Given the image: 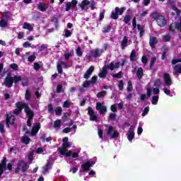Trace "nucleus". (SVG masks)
<instances>
[{"label":"nucleus","mask_w":181,"mask_h":181,"mask_svg":"<svg viewBox=\"0 0 181 181\" xmlns=\"http://www.w3.org/2000/svg\"><path fill=\"white\" fill-rule=\"evenodd\" d=\"M2 18L4 21H8L12 18V13L11 11H6L2 14Z\"/></svg>","instance_id":"nucleus-20"},{"label":"nucleus","mask_w":181,"mask_h":181,"mask_svg":"<svg viewBox=\"0 0 181 181\" xmlns=\"http://www.w3.org/2000/svg\"><path fill=\"white\" fill-rule=\"evenodd\" d=\"M137 29L139 32V36L142 37L144 35H145V29L142 26H141L139 24L137 25Z\"/></svg>","instance_id":"nucleus-29"},{"label":"nucleus","mask_w":181,"mask_h":181,"mask_svg":"<svg viewBox=\"0 0 181 181\" xmlns=\"http://www.w3.org/2000/svg\"><path fill=\"white\" fill-rule=\"evenodd\" d=\"M28 160L32 162L33 160V151H30L28 154Z\"/></svg>","instance_id":"nucleus-64"},{"label":"nucleus","mask_w":181,"mask_h":181,"mask_svg":"<svg viewBox=\"0 0 181 181\" xmlns=\"http://www.w3.org/2000/svg\"><path fill=\"white\" fill-rule=\"evenodd\" d=\"M175 28L177 29V30H180L181 32V23H175Z\"/></svg>","instance_id":"nucleus-61"},{"label":"nucleus","mask_w":181,"mask_h":181,"mask_svg":"<svg viewBox=\"0 0 181 181\" xmlns=\"http://www.w3.org/2000/svg\"><path fill=\"white\" fill-rule=\"evenodd\" d=\"M64 69H68L69 66L67 65V63L65 62L61 61L59 62V64L57 65V70L59 73V74H63V66Z\"/></svg>","instance_id":"nucleus-8"},{"label":"nucleus","mask_w":181,"mask_h":181,"mask_svg":"<svg viewBox=\"0 0 181 181\" xmlns=\"http://www.w3.org/2000/svg\"><path fill=\"white\" fill-rule=\"evenodd\" d=\"M90 84H91V82H90V81H85L83 83L82 87H83V88H87V87H90Z\"/></svg>","instance_id":"nucleus-53"},{"label":"nucleus","mask_w":181,"mask_h":181,"mask_svg":"<svg viewBox=\"0 0 181 181\" xmlns=\"http://www.w3.org/2000/svg\"><path fill=\"white\" fill-rule=\"evenodd\" d=\"M47 49V45L46 44H42L40 47H39V52H44V50H46Z\"/></svg>","instance_id":"nucleus-55"},{"label":"nucleus","mask_w":181,"mask_h":181,"mask_svg":"<svg viewBox=\"0 0 181 181\" xmlns=\"http://www.w3.org/2000/svg\"><path fill=\"white\" fill-rule=\"evenodd\" d=\"M21 170L23 173L28 172V163L25 162L23 160H18L17 163V167L15 170L16 175H18V172H21Z\"/></svg>","instance_id":"nucleus-2"},{"label":"nucleus","mask_w":181,"mask_h":181,"mask_svg":"<svg viewBox=\"0 0 181 181\" xmlns=\"http://www.w3.org/2000/svg\"><path fill=\"white\" fill-rule=\"evenodd\" d=\"M112 77H113V78H122V71H119L117 74H113L112 75Z\"/></svg>","instance_id":"nucleus-41"},{"label":"nucleus","mask_w":181,"mask_h":181,"mask_svg":"<svg viewBox=\"0 0 181 181\" xmlns=\"http://www.w3.org/2000/svg\"><path fill=\"white\" fill-rule=\"evenodd\" d=\"M90 121H97V119H98V117L95 115V113H93V115H90Z\"/></svg>","instance_id":"nucleus-60"},{"label":"nucleus","mask_w":181,"mask_h":181,"mask_svg":"<svg viewBox=\"0 0 181 181\" xmlns=\"http://www.w3.org/2000/svg\"><path fill=\"white\" fill-rule=\"evenodd\" d=\"M107 67V70H111V71H114L115 69V65L114 64V62H110L108 65H105Z\"/></svg>","instance_id":"nucleus-34"},{"label":"nucleus","mask_w":181,"mask_h":181,"mask_svg":"<svg viewBox=\"0 0 181 181\" xmlns=\"http://www.w3.org/2000/svg\"><path fill=\"white\" fill-rule=\"evenodd\" d=\"M62 112H63V110L62 109V107L58 106L55 108V115H62Z\"/></svg>","instance_id":"nucleus-37"},{"label":"nucleus","mask_w":181,"mask_h":181,"mask_svg":"<svg viewBox=\"0 0 181 181\" xmlns=\"http://www.w3.org/2000/svg\"><path fill=\"white\" fill-rule=\"evenodd\" d=\"M0 27L7 28L8 27V21H6V20H4V19L0 20Z\"/></svg>","instance_id":"nucleus-39"},{"label":"nucleus","mask_w":181,"mask_h":181,"mask_svg":"<svg viewBox=\"0 0 181 181\" xmlns=\"http://www.w3.org/2000/svg\"><path fill=\"white\" fill-rule=\"evenodd\" d=\"M74 51L73 49H71L70 53H65L64 54V57L65 60H69L70 57H71V56H74Z\"/></svg>","instance_id":"nucleus-30"},{"label":"nucleus","mask_w":181,"mask_h":181,"mask_svg":"<svg viewBox=\"0 0 181 181\" xmlns=\"http://www.w3.org/2000/svg\"><path fill=\"white\" fill-rule=\"evenodd\" d=\"M149 45L151 49H154L155 45H158V38L156 37H150Z\"/></svg>","instance_id":"nucleus-19"},{"label":"nucleus","mask_w":181,"mask_h":181,"mask_svg":"<svg viewBox=\"0 0 181 181\" xmlns=\"http://www.w3.org/2000/svg\"><path fill=\"white\" fill-rule=\"evenodd\" d=\"M35 59H36V55H30L28 58V62H30V63H32V62H35Z\"/></svg>","instance_id":"nucleus-59"},{"label":"nucleus","mask_w":181,"mask_h":181,"mask_svg":"<svg viewBox=\"0 0 181 181\" xmlns=\"http://www.w3.org/2000/svg\"><path fill=\"white\" fill-rule=\"evenodd\" d=\"M142 76H144V69L142 67H139L136 71V76L139 80H141V78H142Z\"/></svg>","instance_id":"nucleus-26"},{"label":"nucleus","mask_w":181,"mask_h":181,"mask_svg":"<svg viewBox=\"0 0 181 181\" xmlns=\"http://www.w3.org/2000/svg\"><path fill=\"white\" fill-rule=\"evenodd\" d=\"M62 90H63V85L59 84L57 86L56 93H57L58 94H60V93H62Z\"/></svg>","instance_id":"nucleus-51"},{"label":"nucleus","mask_w":181,"mask_h":181,"mask_svg":"<svg viewBox=\"0 0 181 181\" xmlns=\"http://www.w3.org/2000/svg\"><path fill=\"white\" fill-rule=\"evenodd\" d=\"M162 86V82H160V79L157 78L154 81V87H160Z\"/></svg>","instance_id":"nucleus-47"},{"label":"nucleus","mask_w":181,"mask_h":181,"mask_svg":"<svg viewBox=\"0 0 181 181\" xmlns=\"http://www.w3.org/2000/svg\"><path fill=\"white\" fill-rule=\"evenodd\" d=\"M88 5H90V1L88 0H83L81 4H79L81 11H84V9H86V6H88Z\"/></svg>","instance_id":"nucleus-22"},{"label":"nucleus","mask_w":181,"mask_h":181,"mask_svg":"<svg viewBox=\"0 0 181 181\" xmlns=\"http://www.w3.org/2000/svg\"><path fill=\"white\" fill-rule=\"evenodd\" d=\"M119 136V132L118 131H114L113 133L110 136L112 139H117Z\"/></svg>","instance_id":"nucleus-35"},{"label":"nucleus","mask_w":181,"mask_h":181,"mask_svg":"<svg viewBox=\"0 0 181 181\" xmlns=\"http://www.w3.org/2000/svg\"><path fill=\"white\" fill-rule=\"evenodd\" d=\"M124 11H125V8L122 7L119 8V7H115V12L117 13V15H122L124 13Z\"/></svg>","instance_id":"nucleus-31"},{"label":"nucleus","mask_w":181,"mask_h":181,"mask_svg":"<svg viewBox=\"0 0 181 181\" xmlns=\"http://www.w3.org/2000/svg\"><path fill=\"white\" fill-rule=\"evenodd\" d=\"M170 39H171V37H170V35H164V36H163V40H164V42H170Z\"/></svg>","instance_id":"nucleus-63"},{"label":"nucleus","mask_w":181,"mask_h":181,"mask_svg":"<svg viewBox=\"0 0 181 181\" xmlns=\"http://www.w3.org/2000/svg\"><path fill=\"white\" fill-rule=\"evenodd\" d=\"M107 95V91L105 90H102L100 92H99L97 95H96V97L98 98H101V97H104V95Z\"/></svg>","instance_id":"nucleus-45"},{"label":"nucleus","mask_w":181,"mask_h":181,"mask_svg":"<svg viewBox=\"0 0 181 181\" xmlns=\"http://www.w3.org/2000/svg\"><path fill=\"white\" fill-rule=\"evenodd\" d=\"M77 4H78V1L77 0H72L71 2L69 1L66 4V8H65V11L66 12H69V11H70V9H75V11H77L76 6H77Z\"/></svg>","instance_id":"nucleus-4"},{"label":"nucleus","mask_w":181,"mask_h":181,"mask_svg":"<svg viewBox=\"0 0 181 181\" xmlns=\"http://www.w3.org/2000/svg\"><path fill=\"white\" fill-rule=\"evenodd\" d=\"M25 100H30L31 97H32V93H30V91L29 90H25Z\"/></svg>","instance_id":"nucleus-44"},{"label":"nucleus","mask_w":181,"mask_h":181,"mask_svg":"<svg viewBox=\"0 0 181 181\" xmlns=\"http://www.w3.org/2000/svg\"><path fill=\"white\" fill-rule=\"evenodd\" d=\"M113 132H114V127L109 126V127L107 128V136H111Z\"/></svg>","instance_id":"nucleus-38"},{"label":"nucleus","mask_w":181,"mask_h":181,"mask_svg":"<svg viewBox=\"0 0 181 181\" xmlns=\"http://www.w3.org/2000/svg\"><path fill=\"white\" fill-rule=\"evenodd\" d=\"M24 112L26 114L28 119H33L35 117V112H33V110H32V109H30L28 105L25 107V109H24Z\"/></svg>","instance_id":"nucleus-9"},{"label":"nucleus","mask_w":181,"mask_h":181,"mask_svg":"<svg viewBox=\"0 0 181 181\" xmlns=\"http://www.w3.org/2000/svg\"><path fill=\"white\" fill-rule=\"evenodd\" d=\"M23 29H27V30H30V32H33V27L29 23H24L23 25Z\"/></svg>","instance_id":"nucleus-27"},{"label":"nucleus","mask_w":181,"mask_h":181,"mask_svg":"<svg viewBox=\"0 0 181 181\" xmlns=\"http://www.w3.org/2000/svg\"><path fill=\"white\" fill-rule=\"evenodd\" d=\"M6 169V157H4L0 163V179L4 175V170Z\"/></svg>","instance_id":"nucleus-10"},{"label":"nucleus","mask_w":181,"mask_h":181,"mask_svg":"<svg viewBox=\"0 0 181 181\" xmlns=\"http://www.w3.org/2000/svg\"><path fill=\"white\" fill-rule=\"evenodd\" d=\"M16 120V117H15L13 115H7L6 117V124L7 128H9V125H13Z\"/></svg>","instance_id":"nucleus-6"},{"label":"nucleus","mask_w":181,"mask_h":181,"mask_svg":"<svg viewBox=\"0 0 181 181\" xmlns=\"http://www.w3.org/2000/svg\"><path fill=\"white\" fill-rule=\"evenodd\" d=\"M47 108L49 114H53V112H54V106H53L52 104H49Z\"/></svg>","instance_id":"nucleus-42"},{"label":"nucleus","mask_w":181,"mask_h":181,"mask_svg":"<svg viewBox=\"0 0 181 181\" xmlns=\"http://www.w3.org/2000/svg\"><path fill=\"white\" fill-rule=\"evenodd\" d=\"M103 33H109V32H111V25H107L103 28Z\"/></svg>","instance_id":"nucleus-40"},{"label":"nucleus","mask_w":181,"mask_h":181,"mask_svg":"<svg viewBox=\"0 0 181 181\" xmlns=\"http://www.w3.org/2000/svg\"><path fill=\"white\" fill-rule=\"evenodd\" d=\"M47 8H48L47 4L43 2H40L38 4L37 8L41 12H46V11L47 10Z\"/></svg>","instance_id":"nucleus-18"},{"label":"nucleus","mask_w":181,"mask_h":181,"mask_svg":"<svg viewBox=\"0 0 181 181\" xmlns=\"http://www.w3.org/2000/svg\"><path fill=\"white\" fill-rule=\"evenodd\" d=\"M111 18L114 19L115 21H117V19H118V13L115 12H112L111 13Z\"/></svg>","instance_id":"nucleus-57"},{"label":"nucleus","mask_w":181,"mask_h":181,"mask_svg":"<svg viewBox=\"0 0 181 181\" xmlns=\"http://www.w3.org/2000/svg\"><path fill=\"white\" fill-rule=\"evenodd\" d=\"M40 129V124L39 122L35 123V124L33 127L31 129V132H30L31 136H36Z\"/></svg>","instance_id":"nucleus-11"},{"label":"nucleus","mask_w":181,"mask_h":181,"mask_svg":"<svg viewBox=\"0 0 181 181\" xmlns=\"http://www.w3.org/2000/svg\"><path fill=\"white\" fill-rule=\"evenodd\" d=\"M95 109L99 111L101 115H104L107 112V106L103 105L101 103H97L95 105Z\"/></svg>","instance_id":"nucleus-7"},{"label":"nucleus","mask_w":181,"mask_h":181,"mask_svg":"<svg viewBox=\"0 0 181 181\" xmlns=\"http://www.w3.org/2000/svg\"><path fill=\"white\" fill-rule=\"evenodd\" d=\"M163 80L165 83V86H168V87H170V86H172V78H170V75L169 74H164Z\"/></svg>","instance_id":"nucleus-12"},{"label":"nucleus","mask_w":181,"mask_h":181,"mask_svg":"<svg viewBox=\"0 0 181 181\" xmlns=\"http://www.w3.org/2000/svg\"><path fill=\"white\" fill-rule=\"evenodd\" d=\"M21 142L23 144H25V145H29L30 142V138H29L27 136H24L21 138Z\"/></svg>","instance_id":"nucleus-28"},{"label":"nucleus","mask_w":181,"mask_h":181,"mask_svg":"<svg viewBox=\"0 0 181 181\" xmlns=\"http://www.w3.org/2000/svg\"><path fill=\"white\" fill-rule=\"evenodd\" d=\"M10 67L14 70L15 71H16L18 69H19V66H18V64L13 63V64H11L10 65Z\"/></svg>","instance_id":"nucleus-56"},{"label":"nucleus","mask_w":181,"mask_h":181,"mask_svg":"<svg viewBox=\"0 0 181 181\" xmlns=\"http://www.w3.org/2000/svg\"><path fill=\"white\" fill-rule=\"evenodd\" d=\"M148 112H149V106H147L144 108L142 112V117H145V115H147Z\"/></svg>","instance_id":"nucleus-58"},{"label":"nucleus","mask_w":181,"mask_h":181,"mask_svg":"<svg viewBox=\"0 0 181 181\" xmlns=\"http://www.w3.org/2000/svg\"><path fill=\"white\" fill-rule=\"evenodd\" d=\"M132 26H133V30H134V29H136V26H138V25H136V18H134L132 20Z\"/></svg>","instance_id":"nucleus-62"},{"label":"nucleus","mask_w":181,"mask_h":181,"mask_svg":"<svg viewBox=\"0 0 181 181\" xmlns=\"http://www.w3.org/2000/svg\"><path fill=\"white\" fill-rule=\"evenodd\" d=\"M22 81V76H14L13 78V81L15 84H17V83H19V81Z\"/></svg>","instance_id":"nucleus-36"},{"label":"nucleus","mask_w":181,"mask_h":181,"mask_svg":"<svg viewBox=\"0 0 181 181\" xmlns=\"http://www.w3.org/2000/svg\"><path fill=\"white\" fill-rule=\"evenodd\" d=\"M107 74H108V71L107 69V66L104 65L102 68L101 72L99 74L98 76L100 78H105L107 77Z\"/></svg>","instance_id":"nucleus-14"},{"label":"nucleus","mask_w":181,"mask_h":181,"mask_svg":"<svg viewBox=\"0 0 181 181\" xmlns=\"http://www.w3.org/2000/svg\"><path fill=\"white\" fill-rule=\"evenodd\" d=\"M133 86H132V82L131 81H128V86H127V91L129 93H131V91H132L133 90Z\"/></svg>","instance_id":"nucleus-50"},{"label":"nucleus","mask_w":181,"mask_h":181,"mask_svg":"<svg viewBox=\"0 0 181 181\" xmlns=\"http://www.w3.org/2000/svg\"><path fill=\"white\" fill-rule=\"evenodd\" d=\"M93 71H94V66H91L83 75V78L88 80V78H90V76L93 74Z\"/></svg>","instance_id":"nucleus-16"},{"label":"nucleus","mask_w":181,"mask_h":181,"mask_svg":"<svg viewBox=\"0 0 181 181\" xmlns=\"http://www.w3.org/2000/svg\"><path fill=\"white\" fill-rule=\"evenodd\" d=\"M151 17L154 21H156L157 25L160 26V28H165L166 25H168V21H166V18H165V16L160 15L158 12H153L151 13Z\"/></svg>","instance_id":"nucleus-1"},{"label":"nucleus","mask_w":181,"mask_h":181,"mask_svg":"<svg viewBox=\"0 0 181 181\" xmlns=\"http://www.w3.org/2000/svg\"><path fill=\"white\" fill-rule=\"evenodd\" d=\"M124 22L126 25H128L129 22H131V16L129 15H127L124 18Z\"/></svg>","instance_id":"nucleus-46"},{"label":"nucleus","mask_w":181,"mask_h":181,"mask_svg":"<svg viewBox=\"0 0 181 181\" xmlns=\"http://www.w3.org/2000/svg\"><path fill=\"white\" fill-rule=\"evenodd\" d=\"M95 165V161L88 160L86 163H83L81 166V172H90V168Z\"/></svg>","instance_id":"nucleus-3"},{"label":"nucleus","mask_w":181,"mask_h":181,"mask_svg":"<svg viewBox=\"0 0 181 181\" xmlns=\"http://www.w3.org/2000/svg\"><path fill=\"white\" fill-rule=\"evenodd\" d=\"M90 57H93L94 59H97L98 57H101V54H100V51L98 50V48H96L90 51Z\"/></svg>","instance_id":"nucleus-15"},{"label":"nucleus","mask_w":181,"mask_h":181,"mask_svg":"<svg viewBox=\"0 0 181 181\" xmlns=\"http://www.w3.org/2000/svg\"><path fill=\"white\" fill-rule=\"evenodd\" d=\"M97 80H98V76H94L91 78V80L89 81L90 82V84H95V83H97Z\"/></svg>","instance_id":"nucleus-54"},{"label":"nucleus","mask_w":181,"mask_h":181,"mask_svg":"<svg viewBox=\"0 0 181 181\" xmlns=\"http://www.w3.org/2000/svg\"><path fill=\"white\" fill-rule=\"evenodd\" d=\"M155 63H156V57H153L150 62V70L153 69V66H155Z\"/></svg>","instance_id":"nucleus-43"},{"label":"nucleus","mask_w":181,"mask_h":181,"mask_svg":"<svg viewBox=\"0 0 181 181\" xmlns=\"http://www.w3.org/2000/svg\"><path fill=\"white\" fill-rule=\"evenodd\" d=\"M66 152H67V148H65L64 147H62L61 149H59L60 155H65L66 156V155H67V153Z\"/></svg>","instance_id":"nucleus-52"},{"label":"nucleus","mask_w":181,"mask_h":181,"mask_svg":"<svg viewBox=\"0 0 181 181\" xmlns=\"http://www.w3.org/2000/svg\"><path fill=\"white\" fill-rule=\"evenodd\" d=\"M66 158H70V157L74 158H78V153H76V152L73 153L71 151H68L66 154Z\"/></svg>","instance_id":"nucleus-25"},{"label":"nucleus","mask_w":181,"mask_h":181,"mask_svg":"<svg viewBox=\"0 0 181 181\" xmlns=\"http://www.w3.org/2000/svg\"><path fill=\"white\" fill-rule=\"evenodd\" d=\"M174 71L173 72L174 76H177V74H181V64H176L174 66Z\"/></svg>","instance_id":"nucleus-23"},{"label":"nucleus","mask_w":181,"mask_h":181,"mask_svg":"<svg viewBox=\"0 0 181 181\" xmlns=\"http://www.w3.org/2000/svg\"><path fill=\"white\" fill-rule=\"evenodd\" d=\"M69 118H70V115L69 113H64L62 119L64 122H66V121H69Z\"/></svg>","instance_id":"nucleus-49"},{"label":"nucleus","mask_w":181,"mask_h":181,"mask_svg":"<svg viewBox=\"0 0 181 181\" xmlns=\"http://www.w3.org/2000/svg\"><path fill=\"white\" fill-rule=\"evenodd\" d=\"M120 46H121V49L122 50H124L125 47H127V46H128V37L124 36L123 37V40H122V41L121 42Z\"/></svg>","instance_id":"nucleus-21"},{"label":"nucleus","mask_w":181,"mask_h":181,"mask_svg":"<svg viewBox=\"0 0 181 181\" xmlns=\"http://www.w3.org/2000/svg\"><path fill=\"white\" fill-rule=\"evenodd\" d=\"M159 101V95L153 96L151 103L153 105H156Z\"/></svg>","instance_id":"nucleus-32"},{"label":"nucleus","mask_w":181,"mask_h":181,"mask_svg":"<svg viewBox=\"0 0 181 181\" xmlns=\"http://www.w3.org/2000/svg\"><path fill=\"white\" fill-rule=\"evenodd\" d=\"M16 107L17 110H20V111H22L23 108L24 110L26 109V107H28V104L19 101L16 103Z\"/></svg>","instance_id":"nucleus-17"},{"label":"nucleus","mask_w":181,"mask_h":181,"mask_svg":"<svg viewBox=\"0 0 181 181\" xmlns=\"http://www.w3.org/2000/svg\"><path fill=\"white\" fill-rule=\"evenodd\" d=\"M135 138V132H134V127L131 126L129 129V134H127V139L129 142H132V139Z\"/></svg>","instance_id":"nucleus-13"},{"label":"nucleus","mask_w":181,"mask_h":181,"mask_svg":"<svg viewBox=\"0 0 181 181\" xmlns=\"http://www.w3.org/2000/svg\"><path fill=\"white\" fill-rule=\"evenodd\" d=\"M62 125V120L57 119L54 122V128H59Z\"/></svg>","instance_id":"nucleus-48"},{"label":"nucleus","mask_w":181,"mask_h":181,"mask_svg":"<svg viewBox=\"0 0 181 181\" xmlns=\"http://www.w3.org/2000/svg\"><path fill=\"white\" fill-rule=\"evenodd\" d=\"M50 169H52V165L50 164V162L48 161L47 163L43 167L42 173L44 175H45V173H47Z\"/></svg>","instance_id":"nucleus-24"},{"label":"nucleus","mask_w":181,"mask_h":181,"mask_svg":"<svg viewBox=\"0 0 181 181\" xmlns=\"http://www.w3.org/2000/svg\"><path fill=\"white\" fill-rule=\"evenodd\" d=\"M136 59V52L133 49L130 54V60L131 62H135Z\"/></svg>","instance_id":"nucleus-33"},{"label":"nucleus","mask_w":181,"mask_h":181,"mask_svg":"<svg viewBox=\"0 0 181 181\" xmlns=\"http://www.w3.org/2000/svg\"><path fill=\"white\" fill-rule=\"evenodd\" d=\"M13 77L11 76V74H8L4 79V84L8 88H11L13 86Z\"/></svg>","instance_id":"nucleus-5"}]
</instances>
